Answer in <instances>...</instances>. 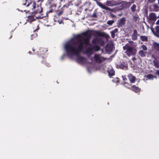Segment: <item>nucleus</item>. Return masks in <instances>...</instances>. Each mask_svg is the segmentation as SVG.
<instances>
[{"label":"nucleus","instance_id":"obj_1","mask_svg":"<svg viewBox=\"0 0 159 159\" xmlns=\"http://www.w3.org/2000/svg\"><path fill=\"white\" fill-rule=\"evenodd\" d=\"M92 33H95L98 36L105 37L106 39L110 37L109 35L106 34L104 32L93 30H88L82 33V35H77L75 38L77 41V42H74V43L69 42L65 45V48L68 56L71 57L73 56L79 55L80 52L83 50L84 44L90 45L91 44H89V40L93 35Z\"/></svg>","mask_w":159,"mask_h":159},{"label":"nucleus","instance_id":"obj_2","mask_svg":"<svg viewBox=\"0 0 159 159\" xmlns=\"http://www.w3.org/2000/svg\"><path fill=\"white\" fill-rule=\"evenodd\" d=\"M36 2L34 1L31 0H23L21 3L20 5L19 8L17 9L21 12L28 11V10L27 8H28L29 9H33L36 7Z\"/></svg>","mask_w":159,"mask_h":159},{"label":"nucleus","instance_id":"obj_3","mask_svg":"<svg viewBox=\"0 0 159 159\" xmlns=\"http://www.w3.org/2000/svg\"><path fill=\"white\" fill-rule=\"evenodd\" d=\"M123 48L124 50H126L125 53L128 57L134 55L136 53V50L132 47L129 46V44H126Z\"/></svg>","mask_w":159,"mask_h":159},{"label":"nucleus","instance_id":"obj_4","mask_svg":"<svg viewBox=\"0 0 159 159\" xmlns=\"http://www.w3.org/2000/svg\"><path fill=\"white\" fill-rule=\"evenodd\" d=\"M43 14H41V15L40 16H36V15L32 13L31 15L28 16L27 20L30 22H31L34 21L36 19L43 18Z\"/></svg>","mask_w":159,"mask_h":159},{"label":"nucleus","instance_id":"obj_5","mask_svg":"<svg viewBox=\"0 0 159 159\" xmlns=\"http://www.w3.org/2000/svg\"><path fill=\"white\" fill-rule=\"evenodd\" d=\"M47 51L48 50L46 49L41 48L37 51L38 54L39 56V57H41L43 59H45L46 58L45 54L47 53Z\"/></svg>","mask_w":159,"mask_h":159},{"label":"nucleus","instance_id":"obj_6","mask_svg":"<svg viewBox=\"0 0 159 159\" xmlns=\"http://www.w3.org/2000/svg\"><path fill=\"white\" fill-rule=\"evenodd\" d=\"M92 43L94 44H99L103 45L104 44V41L101 38H96L92 39Z\"/></svg>","mask_w":159,"mask_h":159},{"label":"nucleus","instance_id":"obj_7","mask_svg":"<svg viewBox=\"0 0 159 159\" xmlns=\"http://www.w3.org/2000/svg\"><path fill=\"white\" fill-rule=\"evenodd\" d=\"M126 19L125 17H123L120 19L118 20L117 23V25L118 28L122 27L124 26L126 23Z\"/></svg>","mask_w":159,"mask_h":159},{"label":"nucleus","instance_id":"obj_8","mask_svg":"<svg viewBox=\"0 0 159 159\" xmlns=\"http://www.w3.org/2000/svg\"><path fill=\"white\" fill-rule=\"evenodd\" d=\"M35 9V11L33 13L34 14L36 15V16L41 15V14H42L41 13L43 11V8L40 6H38L36 7Z\"/></svg>","mask_w":159,"mask_h":159},{"label":"nucleus","instance_id":"obj_9","mask_svg":"<svg viewBox=\"0 0 159 159\" xmlns=\"http://www.w3.org/2000/svg\"><path fill=\"white\" fill-rule=\"evenodd\" d=\"M116 67L117 68L127 70L128 69V65L127 63L123 62L120 64L116 65Z\"/></svg>","mask_w":159,"mask_h":159},{"label":"nucleus","instance_id":"obj_10","mask_svg":"<svg viewBox=\"0 0 159 159\" xmlns=\"http://www.w3.org/2000/svg\"><path fill=\"white\" fill-rule=\"evenodd\" d=\"M130 89L136 93H138L140 91V88L134 85L130 86Z\"/></svg>","mask_w":159,"mask_h":159},{"label":"nucleus","instance_id":"obj_11","mask_svg":"<svg viewBox=\"0 0 159 159\" xmlns=\"http://www.w3.org/2000/svg\"><path fill=\"white\" fill-rule=\"evenodd\" d=\"M128 78L131 83H134L135 82L136 78L131 74H130L128 75Z\"/></svg>","mask_w":159,"mask_h":159},{"label":"nucleus","instance_id":"obj_12","mask_svg":"<svg viewBox=\"0 0 159 159\" xmlns=\"http://www.w3.org/2000/svg\"><path fill=\"white\" fill-rule=\"evenodd\" d=\"M156 14L154 13H151L149 15V20L152 21H155L157 19Z\"/></svg>","mask_w":159,"mask_h":159},{"label":"nucleus","instance_id":"obj_13","mask_svg":"<svg viewBox=\"0 0 159 159\" xmlns=\"http://www.w3.org/2000/svg\"><path fill=\"white\" fill-rule=\"evenodd\" d=\"M138 32L137 30H134L133 31V33L132 35L131 38L133 40H135L137 39L138 38Z\"/></svg>","mask_w":159,"mask_h":159},{"label":"nucleus","instance_id":"obj_14","mask_svg":"<svg viewBox=\"0 0 159 159\" xmlns=\"http://www.w3.org/2000/svg\"><path fill=\"white\" fill-rule=\"evenodd\" d=\"M94 58L95 61L98 63H101L102 62V61L101 60L99 54H96L94 55Z\"/></svg>","mask_w":159,"mask_h":159},{"label":"nucleus","instance_id":"obj_15","mask_svg":"<svg viewBox=\"0 0 159 159\" xmlns=\"http://www.w3.org/2000/svg\"><path fill=\"white\" fill-rule=\"evenodd\" d=\"M86 60L85 57H79L77 59V61L79 63H84V61Z\"/></svg>","mask_w":159,"mask_h":159},{"label":"nucleus","instance_id":"obj_16","mask_svg":"<svg viewBox=\"0 0 159 159\" xmlns=\"http://www.w3.org/2000/svg\"><path fill=\"white\" fill-rule=\"evenodd\" d=\"M155 29L156 32H155L154 31V30L153 29H152V30L155 35L157 36L159 34V26H157L155 28Z\"/></svg>","mask_w":159,"mask_h":159},{"label":"nucleus","instance_id":"obj_17","mask_svg":"<svg viewBox=\"0 0 159 159\" xmlns=\"http://www.w3.org/2000/svg\"><path fill=\"white\" fill-rule=\"evenodd\" d=\"M153 63L154 65L157 68H159V62L157 60V59L154 60L153 61Z\"/></svg>","mask_w":159,"mask_h":159},{"label":"nucleus","instance_id":"obj_18","mask_svg":"<svg viewBox=\"0 0 159 159\" xmlns=\"http://www.w3.org/2000/svg\"><path fill=\"white\" fill-rule=\"evenodd\" d=\"M109 75L110 76H113L115 75V72L113 69L108 70Z\"/></svg>","mask_w":159,"mask_h":159},{"label":"nucleus","instance_id":"obj_19","mask_svg":"<svg viewBox=\"0 0 159 159\" xmlns=\"http://www.w3.org/2000/svg\"><path fill=\"white\" fill-rule=\"evenodd\" d=\"M93 50H94L95 51H97L99 50L100 49V46L97 45H95L93 46Z\"/></svg>","mask_w":159,"mask_h":159},{"label":"nucleus","instance_id":"obj_20","mask_svg":"<svg viewBox=\"0 0 159 159\" xmlns=\"http://www.w3.org/2000/svg\"><path fill=\"white\" fill-rule=\"evenodd\" d=\"M140 39L143 41V42L147 41L148 40V37L145 36H141L140 37Z\"/></svg>","mask_w":159,"mask_h":159},{"label":"nucleus","instance_id":"obj_21","mask_svg":"<svg viewBox=\"0 0 159 159\" xmlns=\"http://www.w3.org/2000/svg\"><path fill=\"white\" fill-rule=\"evenodd\" d=\"M154 48L157 50H159V44L155 43L153 45Z\"/></svg>","mask_w":159,"mask_h":159},{"label":"nucleus","instance_id":"obj_22","mask_svg":"<svg viewBox=\"0 0 159 159\" xmlns=\"http://www.w3.org/2000/svg\"><path fill=\"white\" fill-rule=\"evenodd\" d=\"M145 53H146V52L144 53L142 50L139 51V54L141 57H145L146 56Z\"/></svg>","mask_w":159,"mask_h":159},{"label":"nucleus","instance_id":"obj_23","mask_svg":"<svg viewBox=\"0 0 159 159\" xmlns=\"http://www.w3.org/2000/svg\"><path fill=\"white\" fill-rule=\"evenodd\" d=\"M92 50V48L89 47L86 49L85 52L86 53H90L91 52Z\"/></svg>","mask_w":159,"mask_h":159},{"label":"nucleus","instance_id":"obj_24","mask_svg":"<svg viewBox=\"0 0 159 159\" xmlns=\"http://www.w3.org/2000/svg\"><path fill=\"white\" fill-rule=\"evenodd\" d=\"M45 59H45H43V60L42 61V63L45 64L46 65V66H47L48 67H50V64L49 63H48L47 62H46Z\"/></svg>","mask_w":159,"mask_h":159},{"label":"nucleus","instance_id":"obj_25","mask_svg":"<svg viewBox=\"0 0 159 159\" xmlns=\"http://www.w3.org/2000/svg\"><path fill=\"white\" fill-rule=\"evenodd\" d=\"M100 7L102 9H104L105 10H109L110 8L107 7L105 6V5H103L102 4H101V5L100 6Z\"/></svg>","mask_w":159,"mask_h":159},{"label":"nucleus","instance_id":"obj_26","mask_svg":"<svg viewBox=\"0 0 159 159\" xmlns=\"http://www.w3.org/2000/svg\"><path fill=\"white\" fill-rule=\"evenodd\" d=\"M136 8V5L135 4H133L130 8L132 11L134 12L135 11Z\"/></svg>","mask_w":159,"mask_h":159},{"label":"nucleus","instance_id":"obj_27","mask_svg":"<svg viewBox=\"0 0 159 159\" xmlns=\"http://www.w3.org/2000/svg\"><path fill=\"white\" fill-rule=\"evenodd\" d=\"M63 9L62 8L61 9V10L59 11L56 12L58 16H60L63 12Z\"/></svg>","mask_w":159,"mask_h":159},{"label":"nucleus","instance_id":"obj_28","mask_svg":"<svg viewBox=\"0 0 159 159\" xmlns=\"http://www.w3.org/2000/svg\"><path fill=\"white\" fill-rule=\"evenodd\" d=\"M114 22V20H109L107 21V23L109 25H111Z\"/></svg>","mask_w":159,"mask_h":159},{"label":"nucleus","instance_id":"obj_29","mask_svg":"<svg viewBox=\"0 0 159 159\" xmlns=\"http://www.w3.org/2000/svg\"><path fill=\"white\" fill-rule=\"evenodd\" d=\"M124 84L125 86L130 89V85L127 83L124 82Z\"/></svg>","mask_w":159,"mask_h":159},{"label":"nucleus","instance_id":"obj_30","mask_svg":"<svg viewBox=\"0 0 159 159\" xmlns=\"http://www.w3.org/2000/svg\"><path fill=\"white\" fill-rule=\"evenodd\" d=\"M37 34H32L31 35V39H33L34 38H36L37 36Z\"/></svg>","mask_w":159,"mask_h":159},{"label":"nucleus","instance_id":"obj_31","mask_svg":"<svg viewBox=\"0 0 159 159\" xmlns=\"http://www.w3.org/2000/svg\"><path fill=\"white\" fill-rule=\"evenodd\" d=\"M147 77L149 79H151L153 78L154 77H155V76H153L152 74H149L147 75Z\"/></svg>","mask_w":159,"mask_h":159},{"label":"nucleus","instance_id":"obj_32","mask_svg":"<svg viewBox=\"0 0 159 159\" xmlns=\"http://www.w3.org/2000/svg\"><path fill=\"white\" fill-rule=\"evenodd\" d=\"M133 20L135 21L137 20L139 16L138 15H134L133 16Z\"/></svg>","mask_w":159,"mask_h":159},{"label":"nucleus","instance_id":"obj_33","mask_svg":"<svg viewBox=\"0 0 159 159\" xmlns=\"http://www.w3.org/2000/svg\"><path fill=\"white\" fill-rule=\"evenodd\" d=\"M118 31V29L117 28L115 29L114 30H112L111 32L115 34V33L117 32Z\"/></svg>","mask_w":159,"mask_h":159},{"label":"nucleus","instance_id":"obj_34","mask_svg":"<svg viewBox=\"0 0 159 159\" xmlns=\"http://www.w3.org/2000/svg\"><path fill=\"white\" fill-rule=\"evenodd\" d=\"M153 7L154 9L156 10H157L158 9V8H159V6L157 4H154L153 5Z\"/></svg>","mask_w":159,"mask_h":159},{"label":"nucleus","instance_id":"obj_35","mask_svg":"<svg viewBox=\"0 0 159 159\" xmlns=\"http://www.w3.org/2000/svg\"><path fill=\"white\" fill-rule=\"evenodd\" d=\"M142 47L144 51L147 50V47L145 45H143L142 46Z\"/></svg>","mask_w":159,"mask_h":159},{"label":"nucleus","instance_id":"obj_36","mask_svg":"<svg viewBox=\"0 0 159 159\" xmlns=\"http://www.w3.org/2000/svg\"><path fill=\"white\" fill-rule=\"evenodd\" d=\"M98 16L96 12H94V13L92 15L91 17H95L96 18Z\"/></svg>","mask_w":159,"mask_h":159},{"label":"nucleus","instance_id":"obj_37","mask_svg":"<svg viewBox=\"0 0 159 159\" xmlns=\"http://www.w3.org/2000/svg\"><path fill=\"white\" fill-rule=\"evenodd\" d=\"M54 10L52 9H51L48 11H47V14L51 12H52Z\"/></svg>","mask_w":159,"mask_h":159},{"label":"nucleus","instance_id":"obj_38","mask_svg":"<svg viewBox=\"0 0 159 159\" xmlns=\"http://www.w3.org/2000/svg\"><path fill=\"white\" fill-rule=\"evenodd\" d=\"M123 80L124 81H126L127 80V78L125 76H122Z\"/></svg>","mask_w":159,"mask_h":159},{"label":"nucleus","instance_id":"obj_39","mask_svg":"<svg viewBox=\"0 0 159 159\" xmlns=\"http://www.w3.org/2000/svg\"><path fill=\"white\" fill-rule=\"evenodd\" d=\"M97 4V5L99 6V7L101 5V4H102L100 2L97 1L96 2Z\"/></svg>","mask_w":159,"mask_h":159},{"label":"nucleus","instance_id":"obj_40","mask_svg":"<svg viewBox=\"0 0 159 159\" xmlns=\"http://www.w3.org/2000/svg\"><path fill=\"white\" fill-rule=\"evenodd\" d=\"M107 4L108 6H111V1H107Z\"/></svg>","mask_w":159,"mask_h":159},{"label":"nucleus","instance_id":"obj_41","mask_svg":"<svg viewBox=\"0 0 159 159\" xmlns=\"http://www.w3.org/2000/svg\"><path fill=\"white\" fill-rule=\"evenodd\" d=\"M111 37H112V38H114L115 37V34H114V33H112L111 32Z\"/></svg>","mask_w":159,"mask_h":159},{"label":"nucleus","instance_id":"obj_42","mask_svg":"<svg viewBox=\"0 0 159 159\" xmlns=\"http://www.w3.org/2000/svg\"><path fill=\"white\" fill-rule=\"evenodd\" d=\"M155 0H148V1L149 3H152L155 2Z\"/></svg>","mask_w":159,"mask_h":159},{"label":"nucleus","instance_id":"obj_43","mask_svg":"<svg viewBox=\"0 0 159 159\" xmlns=\"http://www.w3.org/2000/svg\"><path fill=\"white\" fill-rule=\"evenodd\" d=\"M110 15L112 18H116V16L113 14H111Z\"/></svg>","mask_w":159,"mask_h":159},{"label":"nucleus","instance_id":"obj_44","mask_svg":"<svg viewBox=\"0 0 159 159\" xmlns=\"http://www.w3.org/2000/svg\"><path fill=\"white\" fill-rule=\"evenodd\" d=\"M155 74L156 75H157L158 76H159V70H157L156 71Z\"/></svg>","mask_w":159,"mask_h":159},{"label":"nucleus","instance_id":"obj_45","mask_svg":"<svg viewBox=\"0 0 159 159\" xmlns=\"http://www.w3.org/2000/svg\"><path fill=\"white\" fill-rule=\"evenodd\" d=\"M156 24L157 25H159V19L157 21Z\"/></svg>","mask_w":159,"mask_h":159},{"label":"nucleus","instance_id":"obj_46","mask_svg":"<svg viewBox=\"0 0 159 159\" xmlns=\"http://www.w3.org/2000/svg\"><path fill=\"white\" fill-rule=\"evenodd\" d=\"M132 60L133 61H135L136 60V58L135 57H134L132 58Z\"/></svg>","mask_w":159,"mask_h":159},{"label":"nucleus","instance_id":"obj_47","mask_svg":"<svg viewBox=\"0 0 159 159\" xmlns=\"http://www.w3.org/2000/svg\"><path fill=\"white\" fill-rule=\"evenodd\" d=\"M12 37V34H11L10 36L9 37V39H10Z\"/></svg>","mask_w":159,"mask_h":159},{"label":"nucleus","instance_id":"obj_48","mask_svg":"<svg viewBox=\"0 0 159 159\" xmlns=\"http://www.w3.org/2000/svg\"><path fill=\"white\" fill-rule=\"evenodd\" d=\"M35 49H33V51L34 52V51H35Z\"/></svg>","mask_w":159,"mask_h":159},{"label":"nucleus","instance_id":"obj_49","mask_svg":"<svg viewBox=\"0 0 159 159\" xmlns=\"http://www.w3.org/2000/svg\"><path fill=\"white\" fill-rule=\"evenodd\" d=\"M102 58H103L104 60H105L106 59V58H104L103 57H102Z\"/></svg>","mask_w":159,"mask_h":159},{"label":"nucleus","instance_id":"obj_50","mask_svg":"<svg viewBox=\"0 0 159 159\" xmlns=\"http://www.w3.org/2000/svg\"><path fill=\"white\" fill-rule=\"evenodd\" d=\"M29 52L30 53V54H31V52L30 51H29Z\"/></svg>","mask_w":159,"mask_h":159},{"label":"nucleus","instance_id":"obj_51","mask_svg":"<svg viewBox=\"0 0 159 159\" xmlns=\"http://www.w3.org/2000/svg\"><path fill=\"white\" fill-rule=\"evenodd\" d=\"M158 4H159V0L158 1Z\"/></svg>","mask_w":159,"mask_h":159}]
</instances>
